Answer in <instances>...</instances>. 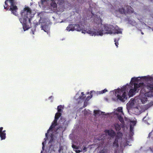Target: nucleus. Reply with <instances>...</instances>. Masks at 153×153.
<instances>
[{"label": "nucleus", "instance_id": "dca6fc26", "mask_svg": "<svg viewBox=\"0 0 153 153\" xmlns=\"http://www.w3.org/2000/svg\"><path fill=\"white\" fill-rule=\"evenodd\" d=\"M114 27L113 25H105L103 26L104 30L107 32L106 33H112V30L113 29Z\"/></svg>", "mask_w": 153, "mask_h": 153}, {"label": "nucleus", "instance_id": "a18cd8bd", "mask_svg": "<svg viewBox=\"0 0 153 153\" xmlns=\"http://www.w3.org/2000/svg\"><path fill=\"white\" fill-rule=\"evenodd\" d=\"M115 153H116V152H115Z\"/></svg>", "mask_w": 153, "mask_h": 153}, {"label": "nucleus", "instance_id": "6e6552de", "mask_svg": "<svg viewBox=\"0 0 153 153\" xmlns=\"http://www.w3.org/2000/svg\"><path fill=\"white\" fill-rule=\"evenodd\" d=\"M118 12L122 14H131L134 13L133 8L130 6L128 5L125 6L124 7H122L119 8Z\"/></svg>", "mask_w": 153, "mask_h": 153}, {"label": "nucleus", "instance_id": "423d86ee", "mask_svg": "<svg viewBox=\"0 0 153 153\" xmlns=\"http://www.w3.org/2000/svg\"><path fill=\"white\" fill-rule=\"evenodd\" d=\"M126 88H123L121 89H118L115 92L117 100L122 102H124L127 99V96L126 94Z\"/></svg>", "mask_w": 153, "mask_h": 153}, {"label": "nucleus", "instance_id": "a211bd4d", "mask_svg": "<svg viewBox=\"0 0 153 153\" xmlns=\"http://www.w3.org/2000/svg\"><path fill=\"white\" fill-rule=\"evenodd\" d=\"M129 138H128V139L129 138V140L128 141V140H126V143L125 144H123V145L122 143H121L120 144V147H121V148L123 149V146L124 147H125L127 145H129V146H131V144H130L129 143L130 142L131 143V141L132 140V136H131V138H130V134H129Z\"/></svg>", "mask_w": 153, "mask_h": 153}, {"label": "nucleus", "instance_id": "7ed1b4c3", "mask_svg": "<svg viewBox=\"0 0 153 153\" xmlns=\"http://www.w3.org/2000/svg\"><path fill=\"white\" fill-rule=\"evenodd\" d=\"M57 126L58 125H51L49 129L48 130L47 133H46V138L44 139L45 141L42 143V149L43 150H44V145L46 143V139H47L48 138V134L49 136L51 135V136H50L49 138V139H50L49 144H53V142H55V134H56V137L60 135V134L58 133L59 132L60 128H57L58 127Z\"/></svg>", "mask_w": 153, "mask_h": 153}, {"label": "nucleus", "instance_id": "39448f33", "mask_svg": "<svg viewBox=\"0 0 153 153\" xmlns=\"http://www.w3.org/2000/svg\"><path fill=\"white\" fill-rule=\"evenodd\" d=\"M85 142L84 139L79 138L78 140L73 143L72 147L77 153H79L81 152H84L86 151L87 149L84 146Z\"/></svg>", "mask_w": 153, "mask_h": 153}, {"label": "nucleus", "instance_id": "4468645a", "mask_svg": "<svg viewBox=\"0 0 153 153\" xmlns=\"http://www.w3.org/2000/svg\"><path fill=\"white\" fill-rule=\"evenodd\" d=\"M115 134V133L114 131L112 130H105L104 134L101 135L104 138L105 137V138H107L113 137Z\"/></svg>", "mask_w": 153, "mask_h": 153}, {"label": "nucleus", "instance_id": "0eeeda50", "mask_svg": "<svg viewBox=\"0 0 153 153\" xmlns=\"http://www.w3.org/2000/svg\"><path fill=\"white\" fill-rule=\"evenodd\" d=\"M144 85L143 83L140 82L139 84L134 83V89H131L128 93L129 96H133L135 93L138 92L139 90H141Z\"/></svg>", "mask_w": 153, "mask_h": 153}, {"label": "nucleus", "instance_id": "bb28decb", "mask_svg": "<svg viewBox=\"0 0 153 153\" xmlns=\"http://www.w3.org/2000/svg\"><path fill=\"white\" fill-rule=\"evenodd\" d=\"M115 31L114 32V33H117V34H122V32L121 30L120 29V28L116 29Z\"/></svg>", "mask_w": 153, "mask_h": 153}, {"label": "nucleus", "instance_id": "1a4fd4ad", "mask_svg": "<svg viewBox=\"0 0 153 153\" xmlns=\"http://www.w3.org/2000/svg\"><path fill=\"white\" fill-rule=\"evenodd\" d=\"M63 108L62 105H59L57 107L58 112H57L55 115L54 120L52 122L51 124H57V121L59 118L61 117L62 114V112L63 111L62 109Z\"/></svg>", "mask_w": 153, "mask_h": 153}, {"label": "nucleus", "instance_id": "4be33fe9", "mask_svg": "<svg viewBox=\"0 0 153 153\" xmlns=\"http://www.w3.org/2000/svg\"><path fill=\"white\" fill-rule=\"evenodd\" d=\"M66 121L65 119L63 117H61L60 120H59L58 122L57 123V124H64L65 122Z\"/></svg>", "mask_w": 153, "mask_h": 153}, {"label": "nucleus", "instance_id": "393cba45", "mask_svg": "<svg viewBox=\"0 0 153 153\" xmlns=\"http://www.w3.org/2000/svg\"><path fill=\"white\" fill-rule=\"evenodd\" d=\"M42 29L45 32H47L48 31V27L47 25H42L41 26Z\"/></svg>", "mask_w": 153, "mask_h": 153}, {"label": "nucleus", "instance_id": "473e14b6", "mask_svg": "<svg viewBox=\"0 0 153 153\" xmlns=\"http://www.w3.org/2000/svg\"><path fill=\"white\" fill-rule=\"evenodd\" d=\"M115 125V127L117 130L119 131V130H120V126H119L120 125Z\"/></svg>", "mask_w": 153, "mask_h": 153}, {"label": "nucleus", "instance_id": "79ce46f5", "mask_svg": "<svg viewBox=\"0 0 153 153\" xmlns=\"http://www.w3.org/2000/svg\"><path fill=\"white\" fill-rule=\"evenodd\" d=\"M144 118H144H144H143V120H144Z\"/></svg>", "mask_w": 153, "mask_h": 153}, {"label": "nucleus", "instance_id": "37998d69", "mask_svg": "<svg viewBox=\"0 0 153 153\" xmlns=\"http://www.w3.org/2000/svg\"><path fill=\"white\" fill-rule=\"evenodd\" d=\"M117 124V125H118V123H117V124H116H116Z\"/></svg>", "mask_w": 153, "mask_h": 153}, {"label": "nucleus", "instance_id": "a878e982", "mask_svg": "<svg viewBox=\"0 0 153 153\" xmlns=\"http://www.w3.org/2000/svg\"><path fill=\"white\" fill-rule=\"evenodd\" d=\"M82 96H80L79 97V98L80 99L82 100H84L85 98V97L86 96L85 95L83 92H82L81 93Z\"/></svg>", "mask_w": 153, "mask_h": 153}, {"label": "nucleus", "instance_id": "b1692460", "mask_svg": "<svg viewBox=\"0 0 153 153\" xmlns=\"http://www.w3.org/2000/svg\"><path fill=\"white\" fill-rule=\"evenodd\" d=\"M118 138L117 137H116L115 138V140L114 142L113 143V147L115 148H117L118 145Z\"/></svg>", "mask_w": 153, "mask_h": 153}, {"label": "nucleus", "instance_id": "f704fd0d", "mask_svg": "<svg viewBox=\"0 0 153 153\" xmlns=\"http://www.w3.org/2000/svg\"><path fill=\"white\" fill-rule=\"evenodd\" d=\"M151 134H152V133H151H151H150L149 134V136H148V137H149L150 136V135H151Z\"/></svg>", "mask_w": 153, "mask_h": 153}, {"label": "nucleus", "instance_id": "6ab92c4d", "mask_svg": "<svg viewBox=\"0 0 153 153\" xmlns=\"http://www.w3.org/2000/svg\"><path fill=\"white\" fill-rule=\"evenodd\" d=\"M3 129V127L0 128V136L1 140H4L6 138V133L5 132V131H2Z\"/></svg>", "mask_w": 153, "mask_h": 153}, {"label": "nucleus", "instance_id": "2eb2a0df", "mask_svg": "<svg viewBox=\"0 0 153 153\" xmlns=\"http://www.w3.org/2000/svg\"><path fill=\"white\" fill-rule=\"evenodd\" d=\"M41 3L42 4L45 2L48 4L50 3L51 7L53 8L57 7V5L54 0H41Z\"/></svg>", "mask_w": 153, "mask_h": 153}, {"label": "nucleus", "instance_id": "ea45409f", "mask_svg": "<svg viewBox=\"0 0 153 153\" xmlns=\"http://www.w3.org/2000/svg\"><path fill=\"white\" fill-rule=\"evenodd\" d=\"M41 153H42V151H41Z\"/></svg>", "mask_w": 153, "mask_h": 153}, {"label": "nucleus", "instance_id": "f257e3e1", "mask_svg": "<svg viewBox=\"0 0 153 153\" xmlns=\"http://www.w3.org/2000/svg\"><path fill=\"white\" fill-rule=\"evenodd\" d=\"M21 16L19 19V21L22 24L23 29L25 30H27V21L31 23V20L34 16V14L32 12L31 9L28 6H25L21 12Z\"/></svg>", "mask_w": 153, "mask_h": 153}, {"label": "nucleus", "instance_id": "2f4dec72", "mask_svg": "<svg viewBox=\"0 0 153 153\" xmlns=\"http://www.w3.org/2000/svg\"><path fill=\"white\" fill-rule=\"evenodd\" d=\"M108 91L107 90L105 89L104 90L99 92V93L100 94H102L103 93H105L106 92H107Z\"/></svg>", "mask_w": 153, "mask_h": 153}, {"label": "nucleus", "instance_id": "ddd939ff", "mask_svg": "<svg viewBox=\"0 0 153 153\" xmlns=\"http://www.w3.org/2000/svg\"><path fill=\"white\" fill-rule=\"evenodd\" d=\"M84 31L85 32H83V31H82V32L84 33H87L92 36L100 35V36H102L103 34V30L101 29L100 30L97 32L93 30H92L91 29H90L89 30H84Z\"/></svg>", "mask_w": 153, "mask_h": 153}, {"label": "nucleus", "instance_id": "c03bdc74", "mask_svg": "<svg viewBox=\"0 0 153 153\" xmlns=\"http://www.w3.org/2000/svg\"><path fill=\"white\" fill-rule=\"evenodd\" d=\"M142 34H143V33L142 32Z\"/></svg>", "mask_w": 153, "mask_h": 153}, {"label": "nucleus", "instance_id": "7c9ffc66", "mask_svg": "<svg viewBox=\"0 0 153 153\" xmlns=\"http://www.w3.org/2000/svg\"><path fill=\"white\" fill-rule=\"evenodd\" d=\"M119 40V39H118L117 40V39H114V42H115V44L116 46L117 47H118V40Z\"/></svg>", "mask_w": 153, "mask_h": 153}, {"label": "nucleus", "instance_id": "4c0bfd02", "mask_svg": "<svg viewBox=\"0 0 153 153\" xmlns=\"http://www.w3.org/2000/svg\"><path fill=\"white\" fill-rule=\"evenodd\" d=\"M149 149L150 150L151 152H153V150H152L151 148H150Z\"/></svg>", "mask_w": 153, "mask_h": 153}, {"label": "nucleus", "instance_id": "f3484780", "mask_svg": "<svg viewBox=\"0 0 153 153\" xmlns=\"http://www.w3.org/2000/svg\"><path fill=\"white\" fill-rule=\"evenodd\" d=\"M124 121V123L122 124H125V123H126L127 124H136L137 123V121L136 119L132 120L126 117H125Z\"/></svg>", "mask_w": 153, "mask_h": 153}, {"label": "nucleus", "instance_id": "5701e85b", "mask_svg": "<svg viewBox=\"0 0 153 153\" xmlns=\"http://www.w3.org/2000/svg\"><path fill=\"white\" fill-rule=\"evenodd\" d=\"M82 30V27L78 24H74V30L77 31H81Z\"/></svg>", "mask_w": 153, "mask_h": 153}, {"label": "nucleus", "instance_id": "58836bf2", "mask_svg": "<svg viewBox=\"0 0 153 153\" xmlns=\"http://www.w3.org/2000/svg\"><path fill=\"white\" fill-rule=\"evenodd\" d=\"M94 142H96V139H95V140H94Z\"/></svg>", "mask_w": 153, "mask_h": 153}, {"label": "nucleus", "instance_id": "a19ab883", "mask_svg": "<svg viewBox=\"0 0 153 153\" xmlns=\"http://www.w3.org/2000/svg\"><path fill=\"white\" fill-rule=\"evenodd\" d=\"M91 97H90H90H89L90 98H91Z\"/></svg>", "mask_w": 153, "mask_h": 153}, {"label": "nucleus", "instance_id": "c85d7f7f", "mask_svg": "<svg viewBox=\"0 0 153 153\" xmlns=\"http://www.w3.org/2000/svg\"><path fill=\"white\" fill-rule=\"evenodd\" d=\"M63 147L61 146H60L59 147V149L58 150V152L59 153L61 152L63 153Z\"/></svg>", "mask_w": 153, "mask_h": 153}, {"label": "nucleus", "instance_id": "72a5a7b5", "mask_svg": "<svg viewBox=\"0 0 153 153\" xmlns=\"http://www.w3.org/2000/svg\"><path fill=\"white\" fill-rule=\"evenodd\" d=\"M131 80L134 82H136L137 80V78L135 77H133L131 78Z\"/></svg>", "mask_w": 153, "mask_h": 153}, {"label": "nucleus", "instance_id": "f8f14e48", "mask_svg": "<svg viewBox=\"0 0 153 153\" xmlns=\"http://www.w3.org/2000/svg\"><path fill=\"white\" fill-rule=\"evenodd\" d=\"M117 119L120 121L121 124L124 123V120L123 118L124 114L123 111V108L122 107H118L117 109V112L116 113Z\"/></svg>", "mask_w": 153, "mask_h": 153}, {"label": "nucleus", "instance_id": "cd10ccee", "mask_svg": "<svg viewBox=\"0 0 153 153\" xmlns=\"http://www.w3.org/2000/svg\"><path fill=\"white\" fill-rule=\"evenodd\" d=\"M94 115L95 116L100 115V114L101 111L99 110H94Z\"/></svg>", "mask_w": 153, "mask_h": 153}, {"label": "nucleus", "instance_id": "20e7f679", "mask_svg": "<svg viewBox=\"0 0 153 153\" xmlns=\"http://www.w3.org/2000/svg\"><path fill=\"white\" fill-rule=\"evenodd\" d=\"M4 3V9L11 11L12 13L16 16L18 15L17 12L18 8L15 0H6Z\"/></svg>", "mask_w": 153, "mask_h": 153}, {"label": "nucleus", "instance_id": "9b49d317", "mask_svg": "<svg viewBox=\"0 0 153 153\" xmlns=\"http://www.w3.org/2000/svg\"><path fill=\"white\" fill-rule=\"evenodd\" d=\"M101 137H97V140L99 142L97 144H93L90 146V147L91 148H94V147H97V148L99 147L100 148V147H102V148L103 147L102 146L105 142L104 141V140L106 138L105 137H103L102 136L100 135Z\"/></svg>", "mask_w": 153, "mask_h": 153}, {"label": "nucleus", "instance_id": "412c9836", "mask_svg": "<svg viewBox=\"0 0 153 153\" xmlns=\"http://www.w3.org/2000/svg\"><path fill=\"white\" fill-rule=\"evenodd\" d=\"M130 136L131 138V136L134 134V125H130Z\"/></svg>", "mask_w": 153, "mask_h": 153}, {"label": "nucleus", "instance_id": "e433bc0d", "mask_svg": "<svg viewBox=\"0 0 153 153\" xmlns=\"http://www.w3.org/2000/svg\"><path fill=\"white\" fill-rule=\"evenodd\" d=\"M86 106V105H85V104L84 103V105H83V107L84 108H85V107Z\"/></svg>", "mask_w": 153, "mask_h": 153}, {"label": "nucleus", "instance_id": "aec40b11", "mask_svg": "<svg viewBox=\"0 0 153 153\" xmlns=\"http://www.w3.org/2000/svg\"><path fill=\"white\" fill-rule=\"evenodd\" d=\"M66 29L69 31L74 30V24L69 25L67 27Z\"/></svg>", "mask_w": 153, "mask_h": 153}, {"label": "nucleus", "instance_id": "9d476101", "mask_svg": "<svg viewBox=\"0 0 153 153\" xmlns=\"http://www.w3.org/2000/svg\"><path fill=\"white\" fill-rule=\"evenodd\" d=\"M101 137H97V140L99 142L97 144H93L90 146V147L91 148H94V147H97V148L99 147L100 148V147H102V148L103 147L102 146L105 142L104 141V140L106 138L105 137H103L102 136L100 135Z\"/></svg>", "mask_w": 153, "mask_h": 153}, {"label": "nucleus", "instance_id": "c756f323", "mask_svg": "<svg viewBox=\"0 0 153 153\" xmlns=\"http://www.w3.org/2000/svg\"><path fill=\"white\" fill-rule=\"evenodd\" d=\"M107 150L104 148H103L102 149H101L99 153H106Z\"/></svg>", "mask_w": 153, "mask_h": 153}, {"label": "nucleus", "instance_id": "f03ea898", "mask_svg": "<svg viewBox=\"0 0 153 153\" xmlns=\"http://www.w3.org/2000/svg\"><path fill=\"white\" fill-rule=\"evenodd\" d=\"M147 96L153 97V81L144 85L140 91V97L142 103H145L147 102Z\"/></svg>", "mask_w": 153, "mask_h": 153}, {"label": "nucleus", "instance_id": "c9c22d12", "mask_svg": "<svg viewBox=\"0 0 153 153\" xmlns=\"http://www.w3.org/2000/svg\"><path fill=\"white\" fill-rule=\"evenodd\" d=\"M79 139H78V140H75V141H72L73 142H72V144H73V143L74 142H75V141H77V140H78Z\"/></svg>", "mask_w": 153, "mask_h": 153}]
</instances>
